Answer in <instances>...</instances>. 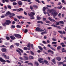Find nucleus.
<instances>
[{"instance_id":"nucleus-1","label":"nucleus","mask_w":66,"mask_h":66,"mask_svg":"<svg viewBox=\"0 0 66 66\" xmlns=\"http://www.w3.org/2000/svg\"><path fill=\"white\" fill-rule=\"evenodd\" d=\"M13 11H15L16 12H21V11H23V9L22 8H20L19 9H14L12 10Z\"/></svg>"},{"instance_id":"nucleus-2","label":"nucleus","mask_w":66,"mask_h":66,"mask_svg":"<svg viewBox=\"0 0 66 66\" xmlns=\"http://www.w3.org/2000/svg\"><path fill=\"white\" fill-rule=\"evenodd\" d=\"M35 30L37 32H44V30L41 29L39 27H37L35 29Z\"/></svg>"},{"instance_id":"nucleus-3","label":"nucleus","mask_w":66,"mask_h":66,"mask_svg":"<svg viewBox=\"0 0 66 66\" xmlns=\"http://www.w3.org/2000/svg\"><path fill=\"white\" fill-rule=\"evenodd\" d=\"M0 61H1V62H3L2 63L3 64H5V63H6V61L3 60V59L1 57H0Z\"/></svg>"},{"instance_id":"nucleus-4","label":"nucleus","mask_w":66,"mask_h":66,"mask_svg":"<svg viewBox=\"0 0 66 66\" xmlns=\"http://www.w3.org/2000/svg\"><path fill=\"white\" fill-rule=\"evenodd\" d=\"M1 51L3 52H5L7 51V50L6 48H3L1 49Z\"/></svg>"},{"instance_id":"nucleus-5","label":"nucleus","mask_w":66,"mask_h":66,"mask_svg":"<svg viewBox=\"0 0 66 66\" xmlns=\"http://www.w3.org/2000/svg\"><path fill=\"white\" fill-rule=\"evenodd\" d=\"M6 22L7 25H9V24H11V21L10 20H6Z\"/></svg>"},{"instance_id":"nucleus-6","label":"nucleus","mask_w":66,"mask_h":66,"mask_svg":"<svg viewBox=\"0 0 66 66\" xmlns=\"http://www.w3.org/2000/svg\"><path fill=\"white\" fill-rule=\"evenodd\" d=\"M23 59L24 61H27V60H29V58L28 57L25 56H23Z\"/></svg>"},{"instance_id":"nucleus-7","label":"nucleus","mask_w":66,"mask_h":66,"mask_svg":"<svg viewBox=\"0 0 66 66\" xmlns=\"http://www.w3.org/2000/svg\"><path fill=\"white\" fill-rule=\"evenodd\" d=\"M58 14L56 12H54L52 14L53 16H57Z\"/></svg>"},{"instance_id":"nucleus-8","label":"nucleus","mask_w":66,"mask_h":66,"mask_svg":"<svg viewBox=\"0 0 66 66\" xmlns=\"http://www.w3.org/2000/svg\"><path fill=\"white\" fill-rule=\"evenodd\" d=\"M48 52L50 53H51L52 54H54V52L51 50H48L47 51Z\"/></svg>"},{"instance_id":"nucleus-9","label":"nucleus","mask_w":66,"mask_h":66,"mask_svg":"<svg viewBox=\"0 0 66 66\" xmlns=\"http://www.w3.org/2000/svg\"><path fill=\"white\" fill-rule=\"evenodd\" d=\"M10 38L12 40H14L16 39V38L14 36H11L10 37Z\"/></svg>"},{"instance_id":"nucleus-10","label":"nucleus","mask_w":66,"mask_h":66,"mask_svg":"<svg viewBox=\"0 0 66 66\" xmlns=\"http://www.w3.org/2000/svg\"><path fill=\"white\" fill-rule=\"evenodd\" d=\"M55 11V10L54 9H52L51 10H50L49 11V13H52V14Z\"/></svg>"},{"instance_id":"nucleus-11","label":"nucleus","mask_w":66,"mask_h":66,"mask_svg":"<svg viewBox=\"0 0 66 66\" xmlns=\"http://www.w3.org/2000/svg\"><path fill=\"white\" fill-rule=\"evenodd\" d=\"M18 4L20 6H21V5H22V3L21 1H19L18 3Z\"/></svg>"},{"instance_id":"nucleus-12","label":"nucleus","mask_w":66,"mask_h":66,"mask_svg":"<svg viewBox=\"0 0 66 66\" xmlns=\"http://www.w3.org/2000/svg\"><path fill=\"white\" fill-rule=\"evenodd\" d=\"M56 59L58 61H60L61 60V58L58 57H56Z\"/></svg>"},{"instance_id":"nucleus-13","label":"nucleus","mask_w":66,"mask_h":66,"mask_svg":"<svg viewBox=\"0 0 66 66\" xmlns=\"http://www.w3.org/2000/svg\"><path fill=\"white\" fill-rule=\"evenodd\" d=\"M16 52H17L19 53V54L20 55H22L21 52H20L18 50H16Z\"/></svg>"},{"instance_id":"nucleus-14","label":"nucleus","mask_w":66,"mask_h":66,"mask_svg":"<svg viewBox=\"0 0 66 66\" xmlns=\"http://www.w3.org/2000/svg\"><path fill=\"white\" fill-rule=\"evenodd\" d=\"M37 23H41V24H44V22L42 21H37Z\"/></svg>"},{"instance_id":"nucleus-15","label":"nucleus","mask_w":66,"mask_h":66,"mask_svg":"<svg viewBox=\"0 0 66 66\" xmlns=\"http://www.w3.org/2000/svg\"><path fill=\"white\" fill-rule=\"evenodd\" d=\"M28 15L30 17H33V15L31 13V12L30 13V14L29 13H28Z\"/></svg>"},{"instance_id":"nucleus-16","label":"nucleus","mask_w":66,"mask_h":66,"mask_svg":"<svg viewBox=\"0 0 66 66\" xmlns=\"http://www.w3.org/2000/svg\"><path fill=\"white\" fill-rule=\"evenodd\" d=\"M2 24L3 26H4V27H5L6 25H7V23L6 22H5L4 23H2Z\"/></svg>"},{"instance_id":"nucleus-17","label":"nucleus","mask_w":66,"mask_h":66,"mask_svg":"<svg viewBox=\"0 0 66 66\" xmlns=\"http://www.w3.org/2000/svg\"><path fill=\"white\" fill-rule=\"evenodd\" d=\"M3 56H4V57L6 59V60H7V56L5 55H4V53H3Z\"/></svg>"},{"instance_id":"nucleus-18","label":"nucleus","mask_w":66,"mask_h":66,"mask_svg":"<svg viewBox=\"0 0 66 66\" xmlns=\"http://www.w3.org/2000/svg\"><path fill=\"white\" fill-rule=\"evenodd\" d=\"M38 48L39 50H40L41 51H42L43 50V48L41 47V46H38Z\"/></svg>"},{"instance_id":"nucleus-19","label":"nucleus","mask_w":66,"mask_h":66,"mask_svg":"<svg viewBox=\"0 0 66 66\" xmlns=\"http://www.w3.org/2000/svg\"><path fill=\"white\" fill-rule=\"evenodd\" d=\"M17 17L18 18H19V19H21V18H23V19L24 18L22 17V16H17Z\"/></svg>"},{"instance_id":"nucleus-20","label":"nucleus","mask_w":66,"mask_h":66,"mask_svg":"<svg viewBox=\"0 0 66 66\" xmlns=\"http://www.w3.org/2000/svg\"><path fill=\"white\" fill-rule=\"evenodd\" d=\"M33 7H34V8H36V9H37L38 8V6L36 5H33Z\"/></svg>"},{"instance_id":"nucleus-21","label":"nucleus","mask_w":66,"mask_h":66,"mask_svg":"<svg viewBox=\"0 0 66 66\" xmlns=\"http://www.w3.org/2000/svg\"><path fill=\"white\" fill-rule=\"evenodd\" d=\"M62 8V5H60L59 6H58L57 7V9H61Z\"/></svg>"},{"instance_id":"nucleus-22","label":"nucleus","mask_w":66,"mask_h":66,"mask_svg":"<svg viewBox=\"0 0 66 66\" xmlns=\"http://www.w3.org/2000/svg\"><path fill=\"white\" fill-rule=\"evenodd\" d=\"M59 23L60 24H64V22L62 21H61L59 22Z\"/></svg>"},{"instance_id":"nucleus-23","label":"nucleus","mask_w":66,"mask_h":66,"mask_svg":"<svg viewBox=\"0 0 66 66\" xmlns=\"http://www.w3.org/2000/svg\"><path fill=\"white\" fill-rule=\"evenodd\" d=\"M29 56L30 57H29V59L30 60H32V59H34V57L32 56Z\"/></svg>"},{"instance_id":"nucleus-24","label":"nucleus","mask_w":66,"mask_h":66,"mask_svg":"<svg viewBox=\"0 0 66 66\" xmlns=\"http://www.w3.org/2000/svg\"><path fill=\"white\" fill-rule=\"evenodd\" d=\"M35 65H36V66H38L39 65V64H38V63L37 62H35Z\"/></svg>"},{"instance_id":"nucleus-25","label":"nucleus","mask_w":66,"mask_h":66,"mask_svg":"<svg viewBox=\"0 0 66 66\" xmlns=\"http://www.w3.org/2000/svg\"><path fill=\"white\" fill-rule=\"evenodd\" d=\"M52 62H53V63H54V64H56V62H55V59H54L53 60H52Z\"/></svg>"},{"instance_id":"nucleus-26","label":"nucleus","mask_w":66,"mask_h":66,"mask_svg":"<svg viewBox=\"0 0 66 66\" xmlns=\"http://www.w3.org/2000/svg\"><path fill=\"white\" fill-rule=\"evenodd\" d=\"M15 45L17 46V47H19V43H15Z\"/></svg>"},{"instance_id":"nucleus-27","label":"nucleus","mask_w":66,"mask_h":66,"mask_svg":"<svg viewBox=\"0 0 66 66\" xmlns=\"http://www.w3.org/2000/svg\"><path fill=\"white\" fill-rule=\"evenodd\" d=\"M65 50V48H63L62 49V52H66V50Z\"/></svg>"},{"instance_id":"nucleus-28","label":"nucleus","mask_w":66,"mask_h":66,"mask_svg":"<svg viewBox=\"0 0 66 66\" xmlns=\"http://www.w3.org/2000/svg\"><path fill=\"white\" fill-rule=\"evenodd\" d=\"M36 18L37 19V20H40V19H42V18H41L37 16L36 17Z\"/></svg>"},{"instance_id":"nucleus-29","label":"nucleus","mask_w":66,"mask_h":66,"mask_svg":"<svg viewBox=\"0 0 66 66\" xmlns=\"http://www.w3.org/2000/svg\"><path fill=\"white\" fill-rule=\"evenodd\" d=\"M50 49H52V50H53L54 51H55L56 50L55 49L53 48V47L52 46L50 47Z\"/></svg>"},{"instance_id":"nucleus-30","label":"nucleus","mask_w":66,"mask_h":66,"mask_svg":"<svg viewBox=\"0 0 66 66\" xmlns=\"http://www.w3.org/2000/svg\"><path fill=\"white\" fill-rule=\"evenodd\" d=\"M16 27L17 28H21V26L19 25H16Z\"/></svg>"},{"instance_id":"nucleus-31","label":"nucleus","mask_w":66,"mask_h":66,"mask_svg":"<svg viewBox=\"0 0 66 66\" xmlns=\"http://www.w3.org/2000/svg\"><path fill=\"white\" fill-rule=\"evenodd\" d=\"M30 53H31V54L32 55H34V52H33L31 51H30Z\"/></svg>"},{"instance_id":"nucleus-32","label":"nucleus","mask_w":66,"mask_h":66,"mask_svg":"<svg viewBox=\"0 0 66 66\" xmlns=\"http://www.w3.org/2000/svg\"><path fill=\"white\" fill-rule=\"evenodd\" d=\"M24 50H28V48L27 47H24L23 49Z\"/></svg>"},{"instance_id":"nucleus-33","label":"nucleus","mask_w":66,"mask_h":66,"mask_svg":"<svg viewBox=\"0 0 66 66\" xmlns=\"http://www.w3.org/2000/svg\"><path fill=\"white\" fill-rule=\"evenodd\" d=\"M6 39H7V40H10V37H6Z\"/></svg>"},{"instance_id":"nucleus-34","label":"nucleus","mask_w":66,"mask_h":66,"mask_svg":"<svg viewBox=\"0 0 66 66\" xmlns=\"http://www.w3.org/2000/svg\"><path fill=\"white\" fill-rule=\"evenodd\" d=\"M6 14H8V15H9H9H11V13L10 11H8L6 13Z\"/></svg>"},{"instance_id":"nucleus-35","label":"nucleus","mask_w":66,"mask_h":66,"mask_svg":"<svg viewBox=\"0 0 66 66\" xmlns=\"http://www.w3.org/2000/svg\"><path fill=\"white\" fill-rule=\"evenodd\" d=\"M58 32H59V33H60V34H63V32H62V31L61 30L58 31Z\"/></svg>"},{"instance_id":"nucleus-36","label":"nucleus","mask_w":66,"mask_h":66,"mask_svg":"<svg viewBox=\"0 0 66 66\" xmlns=\"http://www.w3.org/2000/svg\"><path fill=\"white\" fill-rule=\"evenodd\" d=\"M18 49H19V50H20V51H21V53H23V50H22L20 48H19Z\"/></svg>"},{"instance_id":"nucleus-37","label":"nucleus","mask_w":66,"mask_h":66,"mask_svg":"<svg viewBox=\"0 0 66 66\" xmlns=\"http://www.w3.org/2000/svg\"><path fill=\"white\" fill-rule=\"evenodd\" d=\"M58 63L59 65H61V64H64V62H59Z\"/></svg>"},{"instance_id":"nucleus-38","label":"nucleus","mask_w":66,"mask_h":66,"mask_svg":"<svg viewBox=\"0 0 66 66\" xmlns=\"http://www.w3.org/2000/svg\"><path fill=\"white\" fill-rule=\"evenodd\" d=\"M44 63H45V64H47L48 63V61L46 60H45L44 61Z\"/></svg>"},{"instance_id":"nucleus-39","label":"nucleus","mask_w":66,"mask_h":66,"mask_svg":"<svg viewBox=\"0 0 66 66\" xmlns=\"http://www.w3.org/2000/svg\"><path fill=\"white\" fill-rule=\"evenodd\" d=\"M17 37H18V38H21V36L19 34L18 35V36Z\"/></svg>"},{"instance_id":"nucleus-40","label":"nucleus","mask_w":66,"mask_h":66,"mask_svg":"<svg viewBox=\"0 0 66 66\" xmlns=\"http://www.w3.org/2000/svg\"><path fill=\"white\" fill-rule=\"evenodd\" d=\"M30 46H31V48H32V49H34V48H33V47H34V46H33V44H31L30 45Z\"/></svg>"},{"instance_id":"nucleus-41","label":"nucleus","mask_w":66,"mask_h":66,"mask_svg":"<svg viewBox=\"0 0 66 66\" xmlns=\"http://www.w3.org/2000/svg\"><path fill=\"white\" fill-rule=\"evenodd\" d=\"M61 48V46H59L57 47V50H59V49H60Z\"/></svg>"},{"instance_id":"nucleus-42","label":"nucleus","mask_w":66,"mask_h":66,"mask_svg":"<svg viewBox=\"0 0 66 66\" xmlns=\"http://www.w3.org/2000/svg\"><path fill=\"white\" fill-rule=\"evenodd\" d=\"M30 7L31 10H32L33 9V7L31 5L30 6Z\"/></svg>"},{"instance_id":"nucleus-43","label":"nucleus","mask_w":66,"mask_h":66,"mask_svg":"<svg viewBox=\"0 0 66 66\" xmlns=\"http://www.w3.org/2000/svg\"><path fill=\"white\" fill-rule=\"evenodd\" d=\"M62 3H63L64 4H66V2H65V1L64 0H62Z\"/></svg>"},{"instance_id":"nucleus-44","label":"nucleus","mask_w":66,"mask_h":66,"mask_svg":"<svg viewBox=\"0 0 66 66\" xmlns=\"http://www.w3.org/2000/svg\"><path fill=\"white\" fill-rule=\"evenodd\" d=\"M38 61H39V63H42V62L43 61H42V60H41L39 59L38 60Z\"/></svg>"},{"instance_id":"nucleus-45","label":"nucleus","mask_w":66,"mask_h":66,"mask_svg":"<svg viewBox=\"0 0 66 66\" xmlns=\"http://www.w3.org/2000/svg\"><path fill=\"white\" fill-rule=\"evenodd\" d=\"M7 7L8 8V9H12V7L10 5H8V6Z\"/></svg>"},{"instance_id":"nucleus-46","label":"nucleus","mask_w":66,"mask_h":66,"mask_svg":"<svg viewBox=\"0 0 66 66\" xmlns=\"http://www.w3.org/2000/svg\"><path fill=\"white\" fill-rule=\"evenodd\" d=\"M13 5H17V3L16 2H13Z\"/></svg>"},{"instance_id":"nucleus-47","label":"nucleus","mask_w":66,"mask_h":66,"mask_svg":"<svg viewBox=\"0 0 66 66\" xmlns=\"http://www.w3.org/2000/svg\"><path fill=\"white\" fill-rule=\"evenodd\" d=\"M13 47H14V45H12L10 46V48H11V49H12V48H13Z\"/></svg>"},{"instance_id":"nucleus-48","label":"nucleus","mask_w":66,"mask_h":66,"mask_svg":"<svg viewBox=\"0 0 66 66\" xmlns=\"http://www.w3.org/2000/svg\"><path fill=\"white\" fill-rule=\"evenodd\" d=\"M28 32V30L27 29H25L24 31V32L25 33H26Z\"/></svg>"},{"instance_id":"nucleus-49","label":"nucleus","mask_w":66,"mask_h":66,"mask_svg":"<svg viewBox=\"0 0 66 66\" xmlns=\"http://www.w3.org/2000/svg\"><path fill=\"white\" fill-rule=\"evenodd\" d=\"M18 34H14V35L15 37H18Z\"/></svg>"},{"instance_id":"nucleus-50","label":"nucleus","mask_w":66,"mask_h":66,"mask_svg":"<svg viewBox=\"0 0 66 66\" xmlns=\"http://www.w3.org/2000/svg\"><path fill=\"white\" fill-rule=\"evenodd\" d=\"M1 39H3L2 38H0V44H1V43H2V40H1Z\"/></svg>"},{"instance_id":"nucleus-51","label":"nucleus","mask_w":66,"mask_h":66,"mask_svg":"<svg viewBox=\"0 0 66 66\" xmlns=\"http://www.w3.org/2000/svg\"><path fill=\"white\" fill-rule=\"evenodd\" d=\"M11 28H15V26L14 25H12L11 26Z\"/></svg>"},{"instance_id":"nucleus-52","label":"nucleus","mask_w":66,"mask_h":66,"mask_svg":"<svg viewBox=\"0 0 66 66\" xmlns=\"http://www.w3.org/2000/svg\"><path fill=\"white\" fill-rule=\"evenodd\" d=\"M28 65H31V66H33V64L32 63H28Z\"/></svg>"},{"instance_id":"nucleus-53","label":"nucleus","mask_w":66,"mask_h":66,"mask_svg":"<svg viewBox=\"0 0 66 66\" xmlns=\"http://www.w3.org/2000/svg\"><path fill=\"white\" fill-rule=\"evenodd\" d=\"M46 8L45 7H43V11H45V10H46Z\"/></svg>"},{"instance_id":"nucleus-54","label":"nucleus","mask_w":66,"mask_h":66,"mask_svg":"<svg viewBox=\"0 0 66 66\" xmlns=\"http://www.w3.org/2000/svg\"><path fill=\"white\" fill-rule=\"evenodd\" d=\"M27 47H28V48H30V43H28V46H27Z\"/></svg>"},{"instance_id":"nucleus-55","label":"nucleus","mask_w":66,"mask_h":66,"mask_svg":"<svg viewBox=\"0 0 66 66\" xmlns=\"http://www.w3.org/2000/svg\"><path fill=\"white\" fill-rule=\"evenodd\" d=\"M57 43V42H53L52 43V44L53 45H54V44H56Z\"/></svg>"},{"instance_id":"nucleus-56","label":"nucleus","mask_w":66,"mask_h":66,"mask_svg":"<svg viewBox=\"0 0 66 66\" xmlns=\"http://www.w3.org/2000/svg\"><path fill=\"white\" fill-rule=\"evenodd\" d=\"M56 23V25H57V26H58L59 25V22H55Z\"/></svg>"},{"instance_id":"nucleus-57","label":"nucleus","mask_w":66,"mask_h":66,"mask_svg":"<svg viewBox=\"0 0 66 66\" xmlns=\"http://www.w3.org/2000/svg\"><path fill=\"white\" fill-rule=\"evenodd\" d=\"M10 15H11L12 16H15V14L13 13H11V14Z\"/></svg>"},{"instance_id":"nucleus-58","label":"nucleus","mask_w":66,"mask_h":66,"mask_svg":"<svg viewBox=\"0 0 66 66\" xmlns=\"http://www.w3.org/2000/svg\"><path fill=\"white\" fill-rule=\"evenodd\" d=\"M24 14L25 15H27V13L26 12L24 11Z\"/></svg>"},{"instance_id":"nucleus-59","label":"nucleus","mask_w":66,"mask_h":66,"mask_svg":"<svg viewBox=\"0 0 66 66\" xmlns=\"http://www.w3.org/2000/svg\"><path fill=\"white\" fill-rule=\"evenodd\" d=\"M19 59H20L21 60H24V59H23L22 57H19Z\"/></svg>"},{"instance_id":"nucleus-60","label":"nucleus","mask_w":66,"mask_h":66,"mask_svg":"<svg viewBox=\"0 0 66 66\" xmlns=\"http://www.w3.org/2000/svg\"><path fill=\"white\" fill-rule=\"evenodd\" d=\"M45 22L47 23H50V21H46Z\"/></svg>"},{"instance_id":"nucleus-61","label":"nucleus","mask_w":66,"mask_h":66,"mask_svg":"<svg viewBox=\"0 0 66 66\" xmlns=\"http://www.w3.org/2000/svg\"><path fill=\"white\" fill-rule=\"evenodd\" d=\"M35 1H36V2H37L39 3H40L39 1V0H35Z\"/></svg>"},{"instance_id":"nucleus-62","label":"nucleus","mask_w":66,"mask_h":66,"mask_svg":"<svg viewBox=\"0 0 66 66\" xmlns=\"http://www.w3.org/2000/svg\"><path fill=\"white\" fill-rule=\"evenodd\" d=\"M1 47H2V48H4L5 47H6V46L4 45H3L2 46H1Z\"/></svg>"},{"instance_id":"nucleus-63","label":"nucleus","mask_w":66,"mask_h":66,"mask_svg":"<svg viewBox=\"0 0 66 66\" xmlns=\"http://www.w3.org/2000/svg\"><path fill=\"white\" fill-rule=\"evenodd\" d=\"M6 2H7V3H8L9 2V0H5Z\"/></svg>"},{"instance_id":"nucleus-64","label":"nucleus","mask_w":66,"mask_h":66,"mask_svg":"<svg viewBox=\"0 0 66 66\" xmlns=\"http://www.w3.org/2000/svg\"><path fill=\"white\" fill-rule=\"evenodd\" d=\"M31 14H32L33 15H35V13L31 12Z\"/></svg>"}]
</instances>
